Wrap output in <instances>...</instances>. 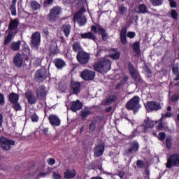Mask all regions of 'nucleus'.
Masks as SVG:
<instances>
[{
  "label": "nucleus",
  "instance_id": "obj_1",
  "mask_svg": "<svg viewBox=\"0 0 179 179\" xmlns=\"http://www.w3.org/2000/svg\"><path fill=\"white\" fill-rule=\"evenodd\" d=\"M94 69L99 73H107L111 69V61L103 58L94 64Z\"/></svg>",
  "mask_w": 179,
  "mask_h": 179
},
{
  "label": "nucleus",
  "instance_id": "obj_2",
  "mask_svg": "<svg viewBox=\"0 0 179 179\" xmlns=\"http://www.w3.org/2000/svg\"><path fill=\"white\" fill-rule=\"evenodd\" d=\"M141 98L138 96H134L129 99L126 103V108L132 110L134 114H136L141 110Z\"/></svg>",
  "mask_w": 179,
  "mask_h": 179
},
{
  "label": "nucleus",
  "instance_id": "obj_3",
  "mask_svg": "<svg viewBox=\"0 0 179 179\" xmlns=\"http://www.w3.org/2000/svg\"><path fill=\"white\" fill-rule=\"evenodd\" d=\"M76 59L80 65H87L90 61V53L81 50L77 53Z\"/></svg>",
  "mask_w": 179,
  "mask_h": 179
},
{
  "label": "nucleus",
  "instance_id": "obj_4",
  "mask_svg": "<svg viewBox=\"0 0 179 179\" xmlns=\"http://www.w3.org/2000/svg\"><path fill=\"white\" fill-rule=\"evenodd\" d=\"M91 31H93L94 34H99L101 36L103 41H107L108 40V34L106 29L102 28L101 25H92L91 27Z\"/></svg>",
  "mask_w": 179,
  "mask_h": 179
},
{
  "label": "nucleus",
  "instance_id": "obj_5",
  "mask_svg": "<svg viewBox=\"0 0 179 179\" xmlns=\"http://www.w3.org/2000/svg\"><path fill=\"white\" fill-rule=\"evenodd\" d=\"M166 169L171 167H179V154L175 153L169 156L166 164Z\"/></svg>",
  "mask_w": 179,
  "mask_h": 179
},
{
  "label": "nucleus",
  "instance_id": "obj_6",
  "mask_svg": "<svg viewBox=\"0 0 179 179\" xmlns=\"http://www.w3.org/2000/svg\"><path fill=\"white\" fill-rule=\"evenodd\" d=\"M128 68L131 78H133L138 85H145V81L142 80V78L138 76V71H136V69L134 67V64H132V63L129 62L128 64Z\"/></svg>",
  "mask_w": 179,
  "mask_h": 179
},
{
  "label": "nucleus",
  "instance_id": "obj_7",
  "mask_svg": "<svg viewBox=\"0 0 179 179\" xmlns=\"http://www.w3.org/2000/svg\"><path fill=\"white\" fill-rule=\"evenodd\" d=\"M47 78H48V73L45 69H38L35 72L34 79L36 82H38V83L44 82V80H46Z\"/></svg>",
  "mask_w": 179,
  "mask_h": 179
},
{
  "label": "nucleus",
  "instance_id": "obj_8",
  "mask_svg": "<svg viewBox=\"0 0 179 179\" xmlns=\"http://www.w3.org/2000/svg\"><path fill=\"white\" fill-rule=\"evenodd\" d=\"M61 7L56 6H54L50 11L48 18L50 22H57L59 19V15H61Z\"/></svg>",
  "mask_w": 179,
  "mask_h": 179
},
{
  "label": "nucleus",
  "instance_id": "obj_9",
  "mask_svg": "<svg viewBox=\"0 0 179 179\" xmlns=\"http://www.w3.org/2000/svg\"><path fill=\"white\" fill-rule=\"evenodd\" d=\"M15 143V141L9 139L6 137L0 138L1 148H2L3 150H10V146H14Z\"/></svg>",
  "mask_w": 179,
  "mask_h": 179
},
{
  "label": "nucleus",
  "instance_id": "obj_10",
  "mask_svg": "<svg viewBox=\"0 0 179 179\" xmlns=\"http://www.w3.org/2000/svg\"><path fill=\"white\" fill-rule=\"evenodd\" d=\"M41 41V35L40 32L36 31L32 34L31 37V48H38L40 43Z\"/></svg>",
  "mask_w": 179,
  "mask_h": 179
},
{
  "label": "nucleus",
  "instance_id": "obj_11",
  "mask_svg": "<svg viewBox=\"0 0 179 179\" xmlns=\"http://www.w3.org/2000/svg\"><path fill=\"white\" fill-rule=\"evenodd\" d=\"M95 76L96 73L89 69H85L80 73V78H82L83 80H93Z\"/></svg>",
  "mask_w": 179,
  "mask_h": 179
},
{
  "label": "nucleus",
  "instance_id": "obj_12",
  "mask_svg": "<svg viewBox=\"0 0 179 179\" xmlns=\"http://www.w3.org/2000/svg\"><path fill=\"white\" fill-rule=\"evenodd\" d=\"M17 27H19V20L17 18L11 19L8 24L9 31L10 33H15V34H17V33H19Z\"/></svg>",
  "mask_w": 179,
  "mask_h": 179
},
{
  "label": "nucleus",
  "instance_id": "obj_13",
  "mask_svg": "<svg viewBox=\"0 0 179 179\" xmlns=\"http://www.w3.org/2000/svg\"><path fill=\"white\" fill-rule=\"evenodd\" d=\"M47 88L44 85H41L36 91V96L38 100H44L47 97Z\"/></svg>",
  "mask_w": 179,
  "mask_h": 179
},
{
  "label": "nucleus",
  "instance_id": "obj_14",
  "mask_svg": "<svg viewBox=\"0 0 179 179\" xmlns=\"http://www.w3.org/2000/svg\"><path fill=\"white\" fill-rule=\"evenodd\" d=\"M145 108L150 111H159V110L162 109V106L155 101H148L145 105Z\"/></svg>",
  "mask_w": 179,
  "mask_h": 179
},
{
  "label": "nucleus",
  "instance_id": "obj_15",
  "mask_svg": "<svg viewBox=\"0 0 179 179\" xmlns=\"http://www.w3.org/2000/svg\"><path fill=\"white\" fill-rule=\"evenodd\" d=\"M139 150V143L136 141H134L129 143V148L126 150L127 155H133V153H136Z\"/></svg>",
  "mask_w": 179,
  "mask_h": 179
},
{
  "label": "nucleus",
  "instance_id": "obj_16",
  "mask_svg": "<svg viewBox=\"0 0 179 179\" xmlns=\"http://www.w3.org/2000/svg\"><path fill=\"white\" fill-rule=\"evenodd\" d=\"M74 20H78V26H85L87 23V19L85 16H82V13L77 12L73 15Z\"/></svg>",
  "mask_w": 179,
  "mask_h": 179
},
{
  "label": "nucleus",
  "instance_id": "obj_17",
  "mask_svg": "<svg viewBox=\"0 0 179 179\" xmlns=\"http://www.w3.org/2000/svg\"><path fill=\"white\" fill-rule=\"evenodd\" d=\"M105 145L103 143L96 145L94 148V156L95 157H101L104 153Z\"/></svg>",
  "mask_w": 179,
  "mask_h": 179
},
{
  "label": "nucleus",
  "instance_id": "obj_18",
  "mask_svg": "<svg viewBox=\"0 0 179 179\" xmlns=\"http://www.w3.org/2000/svg\"><path fill=\"white\" fill-rule=\"evenodd\" d=\"M82 108H83V103L80 100L77 99L71 103L70 110H71L73 113H76V111H79V110H82Z\"/></svg>",
  "mask_w": 179,
  "mask_h": 179
},
{
  "label": "nucleus",
  "instance_id": "obj_19",
  "mask_svg": "<svg viewBox=\"0 0 179 179\" xmlns=\"http://www.w3.org/2000/svg\"><path fill=\"white\" fill-rule=\"evenodd\" d=\"M48 120L52 127H59L61 125V120L56 115H50L48 117Z\"/></svg>",
  "mask_w": 179,
  "mask_h": 179
},
{
  "label": "nucleus",
  "instance_id": "obj_20",
  "mask_svg": "<svg viewBox=\"0 0 179 179\" xmlns=\"http://www.w3.org/2000/svg\"><path fill=\"white\" fill-rule=\"evenodd\" d=\"M25 97L29 104H31V106H33V104H36V103H37V98L31 91L27 92L25 93Z\"/></svg>",
  "mask_w": 179,
  "mask_h": 179
},
{
  "label": "nucleus",
  "instance_id": "obj_21",
  "mask_svg": "<svg viewBox=\"0 0 179 179\" xmlns=\"http://www.w3.org/2000/svg\"><path fill=\"white\" fill-rule=\"evenodd\" d=\"M13 64L17 68L23 66V56L21 54H16L13 59Z\"/></svg>",
  "mask_w": 179,
  "mask_h": 179
},
{
  "label": "nucleus",
  "instance_id": "obj_22",
  "mask_svg": "<svg viewBox=\"0 0 179 179\" xmlns=\"http://www.w3.org/2000/svg\"><path fill=\"white\" fill-rule=\"evenodd\" d=\"M127 27H122V29L120 32V43L123 45H125L127 44Z\"/></svg>",
  "mask_w": 179,
  "mask_h": 179
},
{
  "label": "nucleus",
  "instance_id": "obj_23",
  "mask_svg": "<svg viewBox=\"0 0 179 179\" xmlns=\"http://www.w3.org/2000/svg\"><path fill=\"white\" fill-rule=\"evenodd\" d=\"M140 127H143V131L148 129V128H153L155 127V121L150 120V118L148 117L144 120V124L140 125Z\"/></svg>",
  "mask_w": 179,
  "mask_h": 179
},
{
  "label": "nucleus",
  "instance_id": "obj_24",
  "mask_svg": "<svg viewBox=\"0 0 179 179\" xmlns=\"http://www.w3.org/2000/svg\"><path fill=\"white\" fill-rule=\"evenodd\" d=\"M53 63L57 69H62L64 66H66V63L64 59L57 58L53 60Z\"/></svg>",
  "mask_w": 179,
  "mask_h": 179
},
{
  "label": "nucleus",
  "instance_id": "obj_25",
  "mask_svg": "<svg viewBox=\"0 0 179 179\" xmlns=\"http://www.w3.org/2000/svg\"><path fill=\"white\" fill-rule=\"evenodd\" d=\"M71 88L73 90L74 94H79L80 93V83L71 82Z\"/></svg>",
  "mask_w": 179,
  "mask_h": 179
},
{
  "label": "nucleus",
  "instance_id": "obj_26",
  "mask_svg": "<svg viewBox=\"0 0 179 179\" xmlns=\"http://www.w3.org/2000/svg\"><path fill=\"white\" fill-rule=\"evenodd\" d=\"M61 30L63 31L65 37H69V34H71V24H64L61 27Z\"/></svg>",
  "mask_w": 179,
  "mask_h": 179
},
{
  "label": "nucleus",
  "instance_id": "obj_27",
  "mask_svg": "<svg viewBox=\"0 0 179 179\" xmlns=\"http://www.w3.org/2000/svg\"><path fill=\"white\" fill-rule=\"evenodd\" d=\"M136 132H143V126H138L137 128L134 130L131 135L127 136V139L131 141V139H134V138L136 137Z\"/></svg>",
  "mask_w": 179,
  "mask_h": 179
},
{
  "label": "nucleus",
  "instance_id": "obj_28",
  "mask_svg": "<svg viewBox=\"0 0 179 179\" xmlns=\"http://www.w3.org/2000/svg\"><path fill=\"white\" fill-rule=\"evenodd\" d=\"M75 177H76V171L75 169L72 171L67 169L66 171L64 172V178L66 179L75 178Z\"/></svg>",
  "mask_w": 179,
  "mask_h": 179
},
{
  "label": "nucleus",
  "instance_id": "obj_29",
  "mask_svg": "<svg viewBox=\"0 0 179 179\" xmlns=\"http://www.w3.org/2000/svg\"><path fill=\"white\" fill-rule=\"evenodd\" d=\"M20 45H22V41H17V42H12L10 48L12 51H19L20 50Z\"/></svg>",
  "mask_w": 179,
  "mask_h": 179
},
{
  "label": "nucleus",
  "instance_id": "obj_30",
  "mask_svg": "<svg viewBox=\"0 0 179 179\" xmlns=\"http://www.w3.org/2000/svg\"><path fill=\"white\" fill-rule=\"evenodd\" d=\"M81 38H87L88 40H93V41H96V35H94L92 31L86 32L81 34Z\"/></svg>",
  "mask_w": 179,
  "mask_h": 179
},
{
  "label": "nucleus",
  "instance_id": "obj_31",
  "mask_svg": "<svg viewBox=\"0 0 179 179\" xmlns=\"http://www.w3.org/2000/svg\"><path fill=\"white\" fill-rule=\"evenodd\" d=\"M8 101L11 104L19 101V95L15 92H11L8 95Z\"/></svg>",
  "mask_w": 179,
  "mask_h": 179
},
{
  "label": "nucleus",
  "instance_id": "obj_32",
  "mask_svg": "<svg viewBox=\"0 0 179 179\" xmlns=\"http://www.w3.org/2000/svg\"><path fill=\"white\" fill-rule=\"evenodd\" d=\"M132 48L136 55H141V43H139V41L134 43Z\"/></svg>",
  "mask_w": 179,
  "mask_h": 179
},
{
  "label": "nucleus",
  "instance_id": "obj_33",
  "mask_svg": "<svg viewBox=\"0 0 179 179\" xmlns=\"http://www.w3.org/2000/svg\"><path fill=\"white\" fill-rule=\"evenodd\" d=\"M15 33L8 31L7 36L4 39V45H8L12 41L13 37H15Z\"/></svg>",
  "mask_w": 179,
  "mask_h": 179
},
{
  "label": "nucleus",
  "instance_id": "obj_34",
  "mask_svg": "<svg viewBox=\"0 0 179 179\" xmlns=\"http://www.w3.org/2000/svg\"><path fill=\"white\" fill-rule=\"evenodd\" d=\"M72 50L74 52H80L82 51V46L80 45V42H74L72 45Z\"/></svg>",
  "mask_w": 179,
  "mask_h": 179
},
{
  "label": "nucleus",
  "instance_id": "obj_35",
  "mask_svg": "<svg viewBox=\"0 0 179 179\" xmlns=\"http://www.w3.org/2000/svg\"><path fill=\"white\" fill-rule=\"evenodd\" d=\"M96 125H97V121L92 120L89 125V132L90 134H93L96 131Z\"/></svg>",
  "mask_w": 179,
  "mask_h": 179
},
{
  "label": "nucleus",
  "instance_id": "obj_36",
  "mask_svg": "<svg viewBox=\"0 0 179 179\" xmlns=\"http://www.w3.org/2000/svg\"><path fill=\"white\" fill-rule=\"evenodd\" d=\"M30 5L32 10H38L41 8V5L36 1H31Z\"/></svg>",
  "mask_w": 179,
  "mask_h": 179
},
{
  "label": "nucleus",
  "instance_id": "obj_37",
  "mask_svg": "<svg viewBox=\"0 0 179 179\" xmlns=\"http://www.w3.org/2000/svg\"><path fill=\"white\" fill-rule=\"evenodd\" d=\"M117 100V96L116 95H110L106 101L105 103L108 106L109 104H113V103H115V101Z\"/></svg>",
  "mask_w": 179,
  "mask_h": 179
},
{
  "label": "nucleus",
  "instance_id": "obj_38",
  "mask_svg": "<svg viewBox=\"0 0 179 179\" xmlns=\"http://www.w3.org/2000/svg\"><path fill=\"white\" fill-rule=\"evenodd\" d=\"M138 9L139 13H143V15L148 13V7H146V5L145 4H140L138 7Z\"/></svg>",
  "mask_w": 179,
  "mask_h": 179
},
{
  "label": "nucleus",
  "instance_id": "obj_39",
  "mask_svg": "<svg viewBox=\"0 0 179 179\" xmlns=\"http://www.w3.org/2000/svg\"><path fill=\"white\" fill-rule=\"evenodd\" d=\"M92 115V111L87 110H83L80 112V115L82 118H87L89 115Z\"/></svg>",
  "mask_w": 179,
  "mask_h": 179
},
{
  "label": "nucleus",
  "instance_id": "obj_40",
  "mask_svg": "<svg viewBox=\"0 0 179 179\" xmlns=\"http://www.w3.org/2000/svg\"><path fill=\"white\" fill-rule=\"evenodd\" d=\"M150 2L152 6H162L164 0H150Z\"/></svg>",
  "mask_w": 179,
  "mask_h": 179
},
{
  "label": "nucleus",
  "instance_id": "obj_41",
  "mask_svg": "<svg viewBox=\"0 0 179 179\" xmlns=\"http://www.w3.org/2000/svg\"><path fill=\"white\" fill-rule=\"evenodd\" d=\"M128 8L124 6V4L120 5L118 6V12L120 15H124L127 13Z\"/></svg>",
  "mask_w": 179,
  "mask_h": 179
},
{
  "label": "nucleus",
  "instance_id": "obj_42",
  "mask_svg": "<svg viewBox=\"0 0 179 179\" xmlns=\"http://www.w3.org/2000/svg\"><path fill=\"white\" fill-rule=\"evenodd\" d=\"M13 104V108L15 110V111H22V105H20V103L19 101L14 102Z\"/></svg>",
  "mask_w": 179,
  "mask_h": 179
},
{
  "label": "nucleus",
  "instance_id": "obj_43",
  "mask_svg": "<svg viewBox=\"0 0 179 179\" xmlns=\"http://www.w3.org/2000/svg\"><path fill=\"white\" fill-rule=\"evenodd\" d=\"M121 56V53L120 52H115V53H112L109 55L110 58L112 59H115V61H117L120 57Z\"/></svg>",
  "mask_w": 179,
  "mask_h": 179
},
{
  "label": "nucleus",
  "instance_id": "obj_44",
  "mask_svg": "<svg viewBox=\"0 0 179 179\" xmlns=\"http://www.w3.org/2000/svg\"><path fill=\"white\" fill-rule=\"evenodd\" d=\"M171 141H172L171 138H167L166 139V149H168L169 150H170V149L173 148V143L171 142Z\"/></svg>",
  "mask_w": 179,
  "mask_h": 179
},
{
  "label": "nucleus",
  "instance_id": "obj_45",
  "mask_svg": "<svg viewBox=\"0 0 179 179\" xmlns=\"http://www.w3.org/2000/svg\"><path fill=\"white\" fill-rule=\"evenodd\" d=\"M136 166L138 169H143L145 167V162L142 159H138L136 162Z\"/></svg>",
  "mask_w": 179,
  "mask_h": 179
},
{
  "label": "nucleus",
  "instance_id": "obj_46",
  "mask_svg": "<svg viewBox=\"0 0 179 179\" xmlns=\"http://www.w3.org/2000/svg\"><path fill=\"white\" fill-rule=\"evenodd\" d=\"M171 17H172V19H174L175 20H178V13H177V11L176 10H174V9L171 10Z\"/></svg>",
  "mask_w": 179,
  "mask_h": 179
},
{
  "label": "nucleus",
  "instance_id": "obj_47",
  "mask_svg": "<svg viewBox=\"0 0 179 179\" xmlns=\"http://www.w3.org/2000/svg\"><path fill=\"white\" fill-rule=\"evenodd\" d=\"M54 3V0H44L43 2V8H47L50 6V5H52Z\"/></svg>",
  "mask_w": 179,
  "mask_h": 179
},
{
  "label": "nucleus",
  "instance_id": "obj_48",
  "mask_svg": "<svg viewBox=\"0 0 179 179\" xmlns=\"http://www.w3.org/2000/svg\"><path fill=\"white\" fill-rule=\"evenodd\" d=\"M38 120H39V117L36 113H34L31 116V120L32 122H38Z\"/></svg>",
  "mask_w": 179,
  "mask_h": 179
},
{
  "label": "nucleus",
  "instance_id": "obj_49",
  "mask_svg": "<svg viewBox=\"0 0 179 179\" xmlns=\"http://www.w3.org/2000/svg\"><path fill=\"white\" fill-rule=\"evenodd\" d=\"M10 10L11 12L12 16H16V15H17V13H16V6H10Z\"/></svg>",
  "mask_w": 179,
  "mask_h": 179
},
{
  "label": "nucleus",
  "instance_id": "obj_50",
  "mask_svg": "<svg viewBox=\"0 0 179 179\" xmlns=\"http://www.w3.org/2000/svg\"><path fill=\"white\" fill-rule=\"evenodd\" d=\"M0 106H5V95L0 92Z\"/></svg>",
  "mask_w": 179,
  "mask_h": 179
},
{
  "label": "nucleus",
  "instance_id": "obj_51",
  "mask_svg": "<svg viewBox=\"0 0 179 179\" xmlns=\"http://www.w3.org/2000/svg\"><path fill=\"white\" fill-rule=\"evenodd\" d=\"M49 54L50 55H57V54H58V50H57V48H50Z\"/></svg>",
  "mask_w": 179,
  "mask_h": 179
},
{
  "label": "nucleus",
  "instance_id": "obj_52",
  "mask_svg": "<svg viewBox=\"0 0 179 179\" xmlns=\"http://www.w3.org/2000/svg\"><path fill=\"white\" fill-rule=\"evenodd\" d=\"M159 141H163L164 139H166V133L164 132H160L159 133Z\"/></svg>",
  "mask_w": 179,
  "mask_h": 179
},
{
  "label": "nucleus",
  "instance_id": "obj_53",
  "mask_svg": "<svg viewBox=\"0 0 179 179\" xmlns=\"http://www.w3.org/2000/svg\"><path fill=\"white\" fill-rule=\"evenodd\" d=\"M126 36H127L129 38H135L136 34L134 31H129Z\"/></svg>",
  "mask_w": 179,
  "mask_h": 179
},
{
  "label": "nucleus",
  "instance_id": "obj_54",
  "mask_svg": "<svg viewBox=\"0 0 179 179\" xmlns=\"http://www.w3.org/2000/svg\"><path fill=\"white\" fill-rule=\"evenodd\" d=\"M52 177L54 179H62L61 174L57 173V172H53Z\"/></svg>",
  "mask_w": 179,
  "mask_h": 179
},
{
  "label": "nucleus",
  "instance_id": "obj_55",
  "mask_svg": "<svg viewBox=\"0 0 179 179\" xmlns=\"http://www.w3.org/2000/svg\"><path fill=\"white\" fill-rule=\"evenodd\" d=\"M22 52L23 54V55H27V54H29V52H30V49H29V48H22Z\"/></svg>",
  "mask_w": 179,
  "mask_h": 179
},
{
  "label": "nucleus",
  "instance_id": "obj_56",
  "mask_svg": "<svg viewBox=\"0 0 179 179\" xmlns=\"http://www.w3.org/2000/svg\"><path fill=\"white\" fill-rule=\"evenodd\" d=\"M178 99H179V94H176L172 95L171 100L172 102H174V101H177V100H178Z\"/></svg>",
  "mask_w": 179,
  "mask_h": 179
},
{
  "label": "nucleus",
  "instance_id": "obj_57",
  "mask_svg": "<svg viewBox=\"0 0 179 179\" xmlns=\"http://www.w3.org/2000/svg\"><path fill=\"white\" fill-rule=\"evenodd\" d=\"M41 65V61L39 59H36L34 62V66L37 68V66H40Z\"/></svg>",
  "mask_w": 179,
  "mask_h": 179
},
{
  "label": "nucleus",
  "instance_id": "obj_58",
  "mask_svg": "<svg viewBox=\"0 0 179 179\" xmlns=\"http://www.w3.org/2000/svg\"><path fill=\"white\" fill-rule=\"evenodd\" d=\"M48 163L50 166H54L55 164V159H54V158H49L48 159Z\"/></svg>",
  "mask_w": 179,
  "mask_h": 179
},
{
  "label": "nucleus",
  "instance_id": "obj_59",
  "mask_svg": "<svg viewBox=\"0 0 179 179\" xmlns=\"http://www.w3.org/2000/svg\"><path fill=\"white\" fill-rule=\"evenodd\" d=\"M144 71L145 73H148V75L152 74V71H150V69H149V66L148 65H145L144 67Z\"/></svg>",
  "mask_w": 179,
  "mask_h": 179
},
{
  "label": "nucleus",
  "instance_id": "obj_60",
  "mask_svg": "<svg viewBox=\"0 0 179 179\" xmlns=\"http://www.w3.org/2000/svg\"><path fill=\"white\" fill-rule=\"evenodd\" d=\"M172 72H173V75H178V73H179L178 67H173L172 68Z\"/></svg>",
  "mask_w": 179,
  "mask_h": 179
},
{
  "label": "nucleus",
  "instance_id": "obj_61",
  "mask_svg": "<svg viewBox=\"0 0 179 179\" xmlns=\"http://www.w3.org/2000/svg\"><path fill=\"white\" fill-rule=\"evenodd\" d=\"M162 129H163V122L161 121L157 127V130L162 131Z\"/></svg>",
  "mask_w": 179,
  "mask_h": 179
},
{
  "label": "nucleus",
  "instance_id": "obj_62",
  "mask_svg": "<svg viewBox=\"0 0 179 179\" xmlns=\"http://www.w3.org/2000/svg\"><path fill=\"white\" fill-rule=\"evenodd\" d=\"M128 76H125L120 80V83L125 85L128 82Z\"/></svg>",
  "mask_w": 179,
  "mask_h": 179
},
{
  "label": "nucleus",
  "instance_id": "obj_63",
  "mask_svg": "<svg viewBox=\"0 0 179 179\" xmlns=\"http://www.w3.org/2000/svg\"><path fill=\"white\" fill-rule=\"evenodd\" d=\"M169 2L171 8H177V3L174 0Z\"/></svg>",
  "mask_w": 179,
  "mask_h": 179
},
{
  "label": "nucleus",
  "instance_id": "obj_64",
  "mask_svg": "<svg viewBox=\"0 0 179 179\" xmlns=\"http://www.w3.org/2000/svg\"><path fill=\"white\" fill-rule=\"evenodd\" d=\"M171 115H172L171 113L168 112L166 114L162 115V117H166V118H170V117H171Z\"/></svg>",
  "mask_w": 179,
  "mask_h": 179
}]
</instances>
